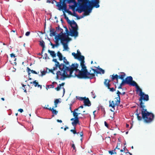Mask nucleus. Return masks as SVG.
<instances>
[{
  "label": "nucleus",
  "mask_w": 155,
  "mask_h": 155,
  "mask_svg": "<svg viewBox=\"0 0 155 155\" xmlns=\"http://www.w3.org/2000/svg\"><path fill=\"white\" fill-rule=\"evenodd\" d=\"M72 65H74V67H72V68L70 70L67 71L66 73H65L64 76H63L62 75V77H60V79L64 80L66 78H70L73 76L72 74L74 70H75L76 72H79V74H75V76H77L78 78H84L91 79L95 78V75L94 74H91L89 72H88L86 66L85 69H82L83 68H81V71H83V72H81V71L77 69L79 66L78 64L74 63L72 64Z\"/></svg>",
  "instance_id": "obj_1"
},
{
  "label": "nucleus",
  "mask_w": 155,
  "mask_h": 155,
  "mask_svg": "<svg viewBox=\"0 0 155 155\" xmlns=\"http://www.w3.org/2000/svg\"><path fill=\"white\" fill-rule=\"evenodd\" d=\"M53 61L56 63L55 65V66L53 67V70H57L58 67L60 70V71H58L56 73V78L57 79H60L59 76L61 77L62 76V75L64 76L65 73H66V71L70 70L71 68L73 67H74V65H72L71 68L68 67H66L65 65H64V64L63 63L60 64L57 61V60L56 59H53Z\"/></svg>",
  "instance_id": "obj_2"
},
{
  "label": "nucleus",
  "mask_w": 155,
  "mask_h": 155,
  "mask_svg": "<svg viewBox=\"0 0 155 155\" xmlns=\"http://www.w3.org/2000/svg\"><path fill=\"white\" fill-rule=\"evenodd\" d=\"M141 110L142 118L144 120L145 122L147 123H150L153 120L154 115L153 114L147 111L146 109H141Z\"/></svg>",
  "instance_id": "obj_3"
},
{
  "label": "nucleus",
  "mask_w": 155,
  "mask_h": 155,
  "mask_svg": "<svg viewBox=\"0 0 155 155\" xmlns=\"http://www.w3.org/2000/svg\"><path fill=\"white\" fill-rule=\"evenodd\" d=\"M137 91H139L140 92L139 96H140V97L139 99V101H140V107L141 109L144 108L145 107V106L143 105L144 103L142 101H148L149 100V96L148 94H146L143 92L142 90L139 88V87L137 89Z\"/></svg>",
  "instance_id": "obj_4"
},
{
  "label": "nucleus",
  "mask_w": 155,
  "mask_h": 155,
  "mask_svg": "<svg viewBox=\"0 0 155 155\" xmlns=\"http://www.w3.org/2000/svg\"><path fill=\"white\" fill-rule=\"evenodd\" d=\"M72 29H70V35L71 36L77 37L78 35V33L77 30L78 29V27L76 23L73 20L71 21V23H69Z\"/></svg>",
  "instance_id": "obj_5"
},
{
  "label": "nucleus",
  "mask_w": 155,
  "mask_h": 155,
  "mask_svg": "<svg viewBox=\"0 0 155 155\" xmlns=\"http://www.w3.org/2000/svg\"><path fill=\"white\" fill-rule=\"evenodd\" d=\"M122 81L125 84H127L130 86H135L136 89L139 87L137 83L133 80V78L131 76H128L125 79L123 80Z\"/></svg>",
  "instance_id": "obj_6"
},
{
  "label": "nucleus",
  "mask_w": 155,
  "mask_h": 155,
  "mask_svg": "<svg viewBox=\"0 0 155 155\" xmlns=\"http://www.w3.org/2000/svg\"><path fill=\"white\" fill-rule=\"evenodd\" d=\"M55 42L56 43L59 44L58 41L60 39L61 41V42L63 41L68 42L70 39L66 38L65 36L60 35V34H58V35H55Z\"/></svg>",
  "instance_id": "obj_7"
},
{
  "label": "nucleus",
  "mask_w": 155,
  "mask_h": 155,
  "mask_svg": "<svg viewBox=\"0 0 155 155\" xmlns=\"http://www.w3.org/2000/svg\"><path fill=\"white\" fill-rule=\"evenodd\" d=\"M92 10V8H90L87 7H81L80 8H77V9L76 11H78L79 13H81L84 12V13L86 15H87L90 13Z\"/></svg>",
  "instance_id": "obj_8"
},
{
  "label": "nucleus",
  "mask_w": 155,
  "mask_h": 155,
  "mask_svg": "<svg viewBox=\"0 0 155 155\" xmlns=\"http://www.w3.org/2000/svg\"><path fill=\"white\" fill-rule=\"evenodd\" d=\"M89 6H87V7L92 8V7L98 8L100 5L99 4V0H91V2L89 1Z\"/></svg>",
  "instance_id": "obj_9"
},
{
  "label": "nucleus",
  "mask_w": 155,
  "mask_h": 155,
  "mask_svg": "<svg viewBox=\"0 0 155 155\" xmlns=\"http://www.w3.org/2000/svg\"><path fill=\"white\" fill-rule=\"evenodd\" d=\"M109 106L110 107H112L113 110H112L111 109L110 110L112 112H114L115 110V107L116 106H118L119 104L120 103V100L117 99V101L115 103L112 104L111 103V101H109Z\"/></svg>",
  "instance_id": "obj_10"
},
{
  "label": "nucleus",
  "mask_w": 155,
  "mask_h": 155,
  "mask_svg": "<svg viewBox=\"0 0 155 155\" xmlns=\"http://www.w3.org/2000/svg\"><path fill=\"white\" fill-rule=\"evenodd\" d=\"M78 1L80 3L84 2V3L83 4H81L80 3L79 4V6L78 7V8H81V7H84L86 6L87 7V6H89V0H78Z\"/></svg>",
  "instance_id": "obj_11"
},
{
  "label": "nucleus",
  "mask_w": 155,
  "mask_h": 155,
  "mask_svg": "<svg viewBox=\"0 0 155 155\" xmlns=\"http://www.w3.org/2000/svg\"><path fill=\"white\" fill-rule=\"evenodd\" d=\"M77 59H78L80 61H81L80 65L82 69H85V65L84 64L85 61H84V56L80 55L79 58H77Z\"/></svg>",
  "instance_id": "obj_12"
},
{
  "label": "nucleus",
  "mask_w": 155,
  "mask_h": 155,
  "mask_svg": "<svg viewBox=\"0 0 155 155\" xmlns=\"http://www.w3.org/2000/svg\"><path fill=\"white\" fill-rule=\"evenodd\" d=\"M56 31L58 32H60V33L58 34H60V35H64V36H65L66 38H67L69 39H70V38L68 37V35H67V33H63V30L62 28H60L59 25L58 27H56Z\"/></svg>",
  "instance_id": "obj_13"
},
{
  "label": "nucleus",
  "mask_w": 155,
  "mask_h": 155,
  "mask_svg": "<svg viewBox=\"0 0 155 155\" xmlns=\"http://www.w3.org/2000/svg\"><path fill=\"white\" fill-rule=\"evenodd\" d=\"M92 70L94 71L93 74H94L96 73L100 74H104L105 73L104 70L100 68H97V69H92Z\"/></svg>",
  "instance_id": "obj_14"
},
{
  "label": "nucleus",
  "mask_w": 155,
  "mask_h": 155,
  "mask_svg": "<svg viewBox=\"0 0 155 155\" xmlns=\"http://www.w3.org/2000/svg\"><path fill=\"white\" fill-rule=\"evenodd\" d=\"M79 118L78 117H74V121H73L72 122V124L74 127V129H76L75 127L76 125L79 123Z\"/></svg>",
  "instance_id": "obj_15"
},
{
  "label": "nucleus",
  "mask_w": 155,
  "mask_h": 155,
  "mask_svg": "<svg viewBox=\"0 0 155 155\" xmlns=\"http://www.w3.org/2000/svg\"><path fill=\"white\" fill-rule=\"evenodd\" d=\"M84 105L85 106H87L88 107L90 106L91 105V104L88 98H87L84 100Z\"/></svg>",
  "instance_id": "obj_16"
},
{
  "label": "nucleus",
  "mask_w": 155,
  "mask_h": 155,
  "mask_svg": "<svg viewBox=\"0 0 155 155\" xmlns=\"http://www.w3.org/2000/svg\"><path fill=\"white\" fill-rule=\"evenodd\" d=\"M50 35L51 36H55L56 34V31H55V30L54 28H51L50 29Z\"/></svg>",
  "instance_id": "obj_17"
},
{
  "label": "nucleus",
  "mask_w": 155,
  "mask_h": 155,
  "mask_svg": "<svg viewBox=\"0 0 155 155\" xmlns=\"http://www.w3.org/2000/svg\"><path fill=\"white\" fill-rule=\"evenodd\" d=\"M64 64V65H65L66 67H68L69 68H71V66L72 65V64L70 65H69V62L67 61V59H65L63 60Z\"/></svg>",
  "instance_id": "obj_18"
},
{
  "label": "nucleus",
  "mask_w": 155,
  "mask_h": 155,
  "mask_svg": "<svg viewBox=\"0 0 155 155\" xmlns=\"http://www.w3.org/2000/svg\"><path fill=\"white\" fill-rule=\"evenodd\" d=\"M118 75L116 74L115 75H114V74H113L112 75V79L113 81L116 79L117 81L116 83H117L118 82Z\"/></svg>",
  "instance_id": "obj_19"
},
{
  "label": "nucleus",
  "mask_w": 155,
  "mask_h": 155,
  "mask_svg": "<svg viewBox=\"0 0 155 155\" xmlns=\"http://www.w3.org/2000/svg\"><path fill=\"white\" fill-rule=\"evenodd\" d=\"M120 73L121 74L118 76V78L121 80H122L123 81V80H124V78L126 74L124 72H120Z\"/></svg>",
  "instance_id": "obj_20"
},
{
  "label": "nucleus",
  "mask_w": 155,
  "mask_h": 155,
  "mask_svg": "<svg viewBox=\"0 0 155 155\" xmlns=\"http://www.w3.org/2000/svg\"><path fill=\"white\" fill-rule=\"evenodd\" d=\"M57 55L59 57V60L62 61L63 60V56L61 53L59 51L58 52Z\"/></svg>",
  "instance_id": "obj_21"
},
{
  "label": "nucleus",
  "mask_w": 155,
  "mask_h": 155,
  "mask_svg": "<svg viewBox=\"0 0 155 155\" xmlns=\"http://www.w3.org/2000/svg\"><path fill=\"white\" fill-rule=\"evenodd\" d=\"M65 41H63L61 42V44L63 45V48L65 50H67L68 49H69V48L68 47V46L66 43H64V42Z\"/></svg>",
  "instance_id": "obj_22"
},
{
  "label": "nucleus",
  "mask_w": 155,
  "mask_h": 155,
  "mask_svg": "<svg viewBox=\"0 0 155 155\" xmlns=\"http://www.w3.org/2000/svg\"><path fill=\"white\" fill-rule=\"evenodd\" d=\"M48 52L50 53V55L53 57H56V54L54 51H50L49 50H48Z\"/></svg>",
  "instance_id": "obj_23"
},
{
  "label": "nucleus",
  "mask_w": 155,
  "mask_h": 155,
  "mask_svg": "<svg viewBox=\"0 0 155 155\" xmlns=\"http://www.w3.org/2000/svg\"><path fill=\"white\" fill-rule=\"evenodd\" d=\"M80 114H81V113H78L76 112H75V111H73V117H78V115H79Z\"/></svg>",
  "instance_id": "obj_24"
},
{
  "label": "nucleus",
  "mask_w": 155,
  "mask_h": 155,
  "mask_svg": "<svg viewBox=\"0 0 155 155\" xmlns=\"http://www.w3.org/2000/svg\"><path fill=\"white\" fill-rule=\"evenodd\" d=\"M107 81V80H105V81L104 82V84L105 85V86L108 87V89L110 88V84L109 83V81L107 83H106V82Z\"/></svg>",
  "instance_id": "obj_25"
},
{
  "label": "nucleus",
  "mask_w": 155,
  "mask_h": 155,
  "mask_svg": "<svg viewBox=\"0 0 155 155\" xmlns=\"http://www.w3.org/2000/svg\"><path fill=\"white\" fill-rule=\"evenodd\" d=\"M40 45L43 48H45V43L43 40L40 41Z\"/></svg>",
  "instance_id": "obj_26"
},
{
  "label": "nucleus",
  "mask_w": 155,
  "mask_h": 155,
  "mask_svg": "<svg viewBox=\"0 0 155 155\" xmlns=\"http://www.w3.org/2000/svg\"><path fill=\"white\" fill-rule=\"evenodd\" d=\"M63 15L64 16V18L66 19L68 23V24L71 23V21L69 20L68 18L67 17L66 14L64 13Z\"/></svg>",
  "instance_id": "obj_27"
},
{
  "label": "nucleus",
  "mask_w": 155,
  "mask_h": 155,
  "mask_svg": "<svg viewBox=\"0 0 155 155\" xmlns=\"http://www.w3.org/2000/svg\"><path fill=\"white\" fill-rule=\"evenodd\" d=\"M76 97L77 99L81 101H84V99H85L86 98V97H81L79 96H76Z\"/></svg>",
  "instance_id": "obj_28"
},
{
  "label": "nucleus",
  "mask_w": 155,
  "mask_h": 155,
  "mask_svg": "<svg viewBox=\"0 0 155 155\" xmlns=\"http://www.w3.org/2000/svg\"><path fill=\"white\" fill-rule=\"evenodd\" d=\"M140 114V112L139 114H137V119L138 120L140 121L142 120V117H141V116H139V114Z\"/></svg>",
  "instance_id": "obj_29"
},
{
  "label": "nucleus",
  "mask_w": 155,
  "mask_h": 155,
  "mask_svg": "<svg viewBox=\"0 0 155 155\" xmlns=\"http://www.w3.org/2000/svg\"><path fill=\"white\" fill-rule=\"evenodd\" d=\"M81 116H80L79 117V119H83L84 118H86V117L85 116V114H81Z\"/></svg>",
  "instance_id": "obj_30"
},
{
  "label": "nucleus",
  "mask_w": 155,
  "mask_h": 155,
  "mask_svg": "<svg viewBox=\"0 0 155 155\" xmlns=\"http://www.w3.org/2000/svg\"><path fill=\"white\" fill-rule=\"evenodd\" d=\"M51 111L52 114L55 115H56L58 113V111L55 110H54L53 108H52Z\"/></svg>",
  "instance_id": "obj_31"
},
{
  "label": "nucleus",
  "mask_w": 155,
  "mask_h": 155,
  "mask_svg": "<svg viewBox=\"0 0 155 155\" xmlns=\"http://www.w3.org/2000/svg\"><path fill=\"white\" fill-rule=\"evenodd\" d=\"M50 45L52 46V48H54L55 46H57L59 45V44H58L57 43H55V45H54L51 42H50Z\"/></svg>",
  "instance_id": "obj_32"
},
{
  "label": "nucleus",
  "mask_w": 155,
  "mask_h": 155,
  "mask_svg": "<svg viewBox=\"0 0 155 155\" xmlns=\"http://www.w3.org/2000/svg\"><path fill=\"white\" fill-rule=\"evenodd\" d=\"M36 81H35L33 82H31L30 84H33L35 87H37L38 85V83L36 82Z\"/></svg>",
  "instance_id": "obj_33"
},
{
  "label": "nucleus",
  "mask_w": 155,
  "mask_h": 155,
  "mask_svg": "<svg viewBox=\"0 0 155 155\" xmlns=\"http://www.w3.org/2000/svg\"><path fill=\"white\" fill-rule=\"evenodd\" d=\"M47 72V71H41V74H39V76H43L45 75L46 73Z\"/></svg>",
  "instance_id": "obj_34"
},
{
  "label": "nucleus",
  "mask_w": 155,
  "mask_h": 155,
  "mask_svg": "<svg viewBox=\"0 0 155 155\" xmlns=\"http://www.w3.org/2000/svg\"><path fill=\"white\" fill-rule=\"evenodd\" d=\"M125 84L124 83V82L123 81H122L121 83L120 84V86L118 87V89H122V87L123 85H124Z\"/></svg>",
  "instance_id": "obj_35"
},
{
  "label": "nucleus",
  "mask_w": 155,
  "mask_h": 155,
  "mask_svg": "<svg viewBox=\"0 0 155 155\" xmlns=\"http://www.w3.org/2000/svg\"><path fill=\"white\" fill-rule=\"evenodd\" d=\"M28 73V76L29 78V77L30 76V71H31V70L28 67L27 68V70Z\"/></svg>",
  "instance_id": "obj_36"
},
{
  "label": "nucleus",
  "mask_w": 155,
  "mask_h": 155,
  "mask_svg": "<svg viewBox=\"0 0 155 155\" xmlns=\"http://www.w3.org/2000/svg\"><path fill=\"white\" fill-rule=\"evenodd\" d=\"M70 131L72 132V133H73L74 134H78L79 133V132H77V131H76L75 130V129H74V130H71Z\"/></svg>",
  "instance_id": "obj_37"
},
{
  "label": "nucleus",
  "mask_w": 155,
  "mask_h": 155,
  "mask_svg": "<svg viewBox=\"0 0 155 155\" xmlns=\"http://www.w3.org/2000/svg\"><path fill=\"white\" fill-rule=\"evenodd\" d=\"M72 15H73L74 16L76 17L78 19H80V17H79L75 12H74L73 13Z\"/></svg>",
  "instance_id": "obj_38"
},
{
  "label": "nucleus",
  "mask_w": 155,
  "mask_h": 155,
  "mask_svg": "<svg viewBox=\"0 0 155 155\" xmlns=\"http://www.w3.org/2000/svg\"><path fill=\"white\" fill-rule=\"evenodd\" d=\"M64 28L65 29V31H66V33H67V35H69L70 34H69V31L67 28V27L66 26H65L64 27Z\"/></svg>",
  "instance_id": "obj_39"
},
{
  "label": "nucleus",
  "mask_w": 155,
  "mask_h": 155,
  "mask_svg": "<svg viewBox=\"0 0 155 155\" xmlns=\"http://www.w3.org/2000/svg\"><path fill=\"white\" fill-rule=\"evenodd\" d=\"M54 84H57V83L55 82H52L51 84H50V85H49V86L50 87V88H54Z\"/></svg>",
  "instance_id": "obj_40"
},
{
  "label": "nucleus",
  "mask_w": 155,
  "mask_h": 155,
  "mask_svg": "<svg viewBox=\"0 0 155 155\" xmlns=\"http://www.w3.org/2000/svg\"><path fill=\"white\" fill-rule=\"evenodd\" d=\"M115 149H114V150H110L109 151V153L111 154H112L114 153L116 154V152H115Z\"/></svg>",
  "instance_id": "obj_41"
},
{
  "label": "nucleus",
  "mask_w": 155,
  "mask_h": 155,
  "mask_svg": "<svg viewBox=\"0 0 155 155\" xmlns=\"http://www.w3.org/2000/svg\"><path fill=\"white\" fill-rule=\"evenodd\" d=\"M71 147L73 148V150H75V151H76L75 145L74 143L72 144Z\"/></svg>",
  "instance_id": "obj_42"
},
{
  "label": "nucleus",
  "mask_w": 155,
  "mask_h": 155,
  "mask_svg": "<svg viewBox=\"0 0 155 155\" xmlns=\"http://www.w3.org/2000/svg\"><path fill=\"white\" fill-rule=\"evenodd\" d=\"M44 57L45 59H49V58L48 57V54L47 53H45L44 54Z\"/></svg>",
  "instance_id": "obj_43"
},
{
  "label": "nucleus",
  "mask_w": 155,
  "mask_h": 155,
  "mask_svg": "<svg viewBox=\"0 0 155 155\" xmlns=\"http://www.w3.org/2000/svg\"><path fill=\"white\" fill-rule=\"evenodd\" d=\"M66 1H67V3L69 4L74 2V0H66Z\"/></svg>",
  "instance_id": "obj_44"
},
{
  "label": "nucleus",
  "mask_w": 155,
  "mask_h": 155,
  "mask_svg": "<svg viewBox=\"0 0 155 155\" xmlns=\"http://www.w3.org/2000/svg\"><path fill=\"white\" fill-rule=\"evenodd\" d=\"M100 107H101V110L102 111H103L104 113V114H105V110H104V107L103 106H100Z\"/></svg>",
  "instance_id": "obj_45"
},
{
  "label": "nucleus",
  "mask_w": 155,
  "mask_h": 155,
  "mask_svg": "<svg viewBox=\"0 0 155 155\" xmlns=\"http://www.w3.org/2000/svg\"><path fill=\"white\" fill-rule=\"evenodd\" d=\"M30 71L32 73L34 74H38L39 73V72H38L37 73L35 71L33 70H31V71Z\"/></svg>",
  "instance_id": "obj_46"
},
{
  "label": "nucleus",
  "mask_w": 155,
  "mask_h": 155,
  "mask_svg": "<svg viewBox=\"0 0 155 155\" xmlns=\"http://www.w3.org/2000/svg\"><path fill=\"white\" fill-rule=\"evenodd\" d=\"M61 88V85H58L57 87L55 88V89L57 91L59 90Z\"/></svg>",
  "instance_id": "obj_47"
},
{
  "label": "nucleus",
  "mask_w": 155,
  "mask_h": 155,
  "mask_svg": "<svg viewBox=\"0 0 155 155\" xmlns=\"http://www.w3.org/2000/svg\"><path fill=\"white\" fill-rule=\"evenodd\" d=\"M59 102L58 99H56L54 102L55 105L57 104Z\"/></svg>",
  "instance_id": "obj_48"
},
{
  "label": "nucleus",
  "mask_w": 155,
  "mask_h": 155,
  "mask_svg": "<svg viewBox=\"0 0 155 155\" xmlns=\"http://www.w3.org/2000/svg\"><path fill=\"white\" fill-rule=\"evenodd\" d=\"M91 94L92 96H93V98H95L96 97V95H95V94L94 93V91H93L91 92Z\"/></svg>",
  "instance_id": "obj_49"
},
{
  "label": "nucleus",
  "mask_w": 155,
  "mask_h": 155,
  "mask_svg": "<svg viewBox=\"0 0 155 155\" xmlns=\"http://www.w3.org/2000/svg\"><path fill=\"white\" fill-rule=\"evenodd\" d=\"M49 71L51 72V73H52L54 74H55V73L53 71L56 70H53V69H52L50 70L48 69Z\"/></svg>",
  "instance_id": "obj_50"
},
{
  "label": "nucleus",
  "mask_w": 155,
  "mask_h": 155,
  "mask_svg": "<svg viewBox=\"0 0 155 155\" xmlns=\"http://www.w3.org/2000/svg\"><path fill=\"white\" fill-rule=\"evenodd\" d=\"M72 55L74 56V57L76 58H77V55L74 52H73L72 53Z\"/></svg>",
  "instance_id": "obj_51"
},
{
  "label": "nucleus",
  "mask_w": 155,
  "mask_h": 155,
  "mask_svg": "<svg viewBox=\"0 0 155 155\" xmlns=\"http://www.w3.org/2000/svg\"><path fill=\"white\" fill-rule=\"evenodd\" d=\"M109 89H110V91L112 92H114L115 91V89H114V87H112L111 88H110Z\"/></svg>",
  "instance_id": "obj_52"
},
{
  "label": "nucleus",
  "mask_w": 155,
  "mask_h": 155,
  "mask_svg": "<svg viewBox=\"0 0 155 155\" xmlns=\"http://www.w3.org/2000/svg\"><path fill=\"white\" fill-rule=\"evenodd\" d=\"M105 139L107 140H108L109 141H111V139H110V137H106L105 138Z\"/></svg>",
  "instance_id": "obj_53"
},
{
  "label": "nucleus",
  "mask_w": 155,
  "mask_h": 155,
  "mask_svg": "<svg viewBox=\"0 0 155 155\" xmlns=\"http://www.w3.org/2000/svg\"><path fill=\"white\" fill-rule=\"evenodd\" d=\"M30 31H27L25 34V35L27 36H28L30 34Z\"/></svg>",
  "instance_id": "obj_54"
},
{
  "label": "nucleus",
  "mask_w": 155,
  "mask_h": 155,
  "mask_svg": "<svg viewBox=\"0 0 155 155\" xmlns=\"http://www.w3.org/2000/svg\"><path fill=\"white\" fill-rule=\"evenodd\" d=\"M77 55H81V53L80 52V51H79V50H77Z\"/></svg>",
  "instance_id": "obj_55"
},
{
  "label": "nucleus",
  "mask_w": 155,
  "mask_h": 155,
  "mask_svg": "<svg viewBox=\"0 0 155 155\" xmlns=\"http://www.w3.org/2000/svg\"><path fill=\"white\" fill-rule=\"evenodd\" d=\"M63 10H64V11L63 12L64 13L65 12H67L69 10L68 9H67V8H66V9H63Z\"/></svg>",
  "instance_id": "obj_56"
},
{
  "label": "nucleus",
  "mask_w": 155,
  "mask_h": 155,
  "mask_svg": "<svg viewBox=\"0 0 155 155\" xmlns=\"http://www.w3.org/2000/svg\"><path fill=\"white\" fill-rule=\"evenodd\" d=\"M86 16L84 13H83L82 15L80 17V19L83 18L85 16Z\"/></svg>",
  "instance_id": "obj_57"
},
{
  "label": "nucleus",
  "mask_w": 155,
  "mask_h": 155,
  "mask_svg": "<svg viewBox=\"0 0 155 155\" xmlns=\"http://www.w3.org/2000/svg\"><path fill=\"white\" fill-rule=\"evenodd\" d=\"M67 12L69 14H70V15H73V13H72V12L71 11H70L69 10H68Z\"/></svg>",
  "instance_id": "obj_58"
},
{
  "label": "nucleus",
  "mask_w": 155,
  "mask_h": 155,
  "mask_svg": "<svg viewBox=\"0 0 155 155\" xmlns=\"http://www.w3.org/2000/svg\"><path fill=\"white\" fill-rule=\"evenodd\" d=\"M117 95H120L121 94V93L118 90L117 91Z\"/></svg>",
  "instance_id": "obj_59"
},
{
  "label": "nucleus",
  "mask_w": 155,
  "mask_h": 155,
  "mask_svg": "<svg viewBox=\"0 0 155 155\" xmlns=\"http://www.w3.org/2000/svg\"><path fill=\"white\" fill-rule=\"evenodd\" d=\"M104 125L106 127H108V124L105 121L104 122Z\"/></svg>",
  "instance_id": "obj_60"
},
{
  "label": "nucleus",
  "mask_w": 155,
  "mask_h": 155,
  "mask_svg": "<svg viewBox=\"0 0 155 155\" xmlns=\"http://www.w3.org/2000/svg\"><path fill=\"white\" fill-rule=\"evenodd\" d=\"M18 111H20L21 113H22L23 112V110L22 109H18Z\"/></svg>",
  "instance_id": "obj_61"
},
{
  "label": "nucleus",
  "mask_w": 155,
  "mask_h": 155,
  "mask_svg": "<svg viewBox=\"0 0 155 155\" xmlns=\"http://www.w3.org/2000/svg\"><path fill=\"white\" fill-rule=\"evenodd\" d=\"M10 56L11 57H15V55L13 54H10Z\"/></svg>",
  "instance_id": "obj_62"
},
{
  "label": "nucleus",
  "mask_w": 155,
  "mask_h": 155,
  "mask_svg": "<svg viewBox=\"0 0 155 155\" xmlns=\"http://www.w3.org/2000/svg\"><path fill=\"white\" fill-rule=\"evenodd\" d=\"M117 96H118V97H116V99L120 100V95H117Z\"/></svg>",
  "instance_id": "obj_63"
},
{
  "label": "nucleus",
  "mask_w": 155,
  "mask_h": 155,
  "mask_svg": "<svg viewBox=\"0 0 155 155\" xmlns=\"http://www.w3.org/2000/svg\"><path fill=\"white\" fill-rule=\"evenodd\" d=\"M50 87V86H49V85H46V89H47V90H48V89Z\"/></svg>",
  "instance_id": "obj_64"
}]
</instances>
